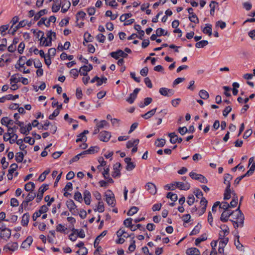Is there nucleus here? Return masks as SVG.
Listing matches in <instances>:
<instances>
[{
    "instance_id": "1",
    "label": "nucleus",
    "mask_w": 255,
    "mask_h": 255,
    "mask_svg": "<svg viewBox=\"0 0 255 255\" xmlns=\"http://www.w3.org/2000/svg\"><path fill=\"white\" fill-rule=\"evenodd\" d=\"M233 213L232 216L233 218L236 220V221L238 222L241 226H243L245 217L243 213L240 210V207H239L235 211H233Z\"/></svg>"
},
{
    "instance_id": "2",
    "label": "nucleus",
    "mask_w": 255,
    "mask_h": 255,
    "mask_svg": "<svg viewBox=\"0 0 255 255\" xmlns=\"http://www.w3.org/2000/svg\"><path fill=\"white\" fill-rule=\"evenodd\" d=\"M106 201L109 205L114 207L116 204V201L114 194L109 190L107 191L106 195Z\"/></svg>"
},
{
    "instance_id": "3",
    "label": "nucleus",
    "mask_w": 255,
    "mask_h": 255,
    "mask_svg": "<svg viewBox=\"0 0 255 255\" xmlns=\"http://www.w3.org/2000/svg\"><path fill=\"white\" fill-rule=\"evenodd\" d=\"M190 176L193 179L199 180L200 182L203 183H207L208 182L207 179L203 175L196 173L191 172L189 173Z\"/></svg>"
},
{
    "instance_id": "4",
    "label": "nucleus",
    "mask_w": 255,
    "mask_h": 255,
    "mask_svg": "<svg viewBox=\"0 0 255 255\" xmlns=\"http://www.w3.org/2000/svg\"><path fill=\"white\" fill-rule=\"evenodd\" d=\"M110 55L115 59H118L120 57L123 58H127L128 56V54L125 53L123 50L119 49L115 52L110 53Z\"/></svg>"
},
{
    "instance_id": "5",
    "label": "nucleus",
    "mask_w": 255,
    "mask_h": 255,
    "mask_svg": "<svg viewBox=\"0 0 255 255\" xmlns=\"http://www.w3.org/2000/svg\"><path fill=\"white\" fill-rule=\"evenodd\" d=\"M18 249V244L16 242L9 243L3 247V251L5 252L8 251L14 252Z\"/></svg>"
},
{
    "instance_id": "6",
    "label": "nucleus",
    "mask_w": 255,
    "mask_h": 255,
    "mask_svg": "<svg viewBox=\"0 0 255 255\" xmlns=\"http://www.w3.org/2000/svg\"><path fill=\"white\" fill-rule=\"evenodd\" d=\"M255 165H254L251 170H249L247 173L240 177H237L234 181V185L237 186L240 183V182L245 177L249 176L254 173V168Z\"/></svg>"
},
{
    "instance_id": "7",
    "label": "nucleus",
    "mask_w": 255,
    "mask_h": 255,
    "mask_svg": "<svg viewBox=\"0 0 255 255\" xmlns=\"http://www.w3.org/2000/svg\"><path fill=\"white\" fill-rule=\"evenodd\" d=\"M111 136V133L104 130L101 131L99 135V138L101 141L108 142Z\"/></svg>"
},
{
    "instance_id": "8",
    "label": "nucleus",
    "mask_w": 255,
    "mask_h": 255,
    "mask_svg": "<svg viewBox=\"0 0 255 255\" xmlns=\"http://www.w3.org/2000/svg\"><path fill=\"white\" fill-rule=\"evenodd\" d=\"M159 92L161 95L167 97H170L174 93V90L166 88H160Z\"/></svg>"
},
{
    "instance_id": "9",
    "label": "nucleus",
    "mask_w": 255,
    "mask_h": 255,
    "mask_svg": "<svg viewBox=\"0 0 255 255\" xmlns=\"http://www.w3.org/2000/svg\"><path fill=\"white\" fill-rule=\"evenodd\" d=\"M233 211L231 212L230 210H225L221 214L220 220L223 222H226L228 221V218L230 216L233 214Z\"/></svg>"
},
{
    "instance_id": "10",
    "label": "nucleus",
    "mask_w": 255,
    "mask_h": 255,
    "mask_svg": "<svg viewBox=\"0 0 255 255\" xmlns=\"http://www.w3.org/2000/svg\"><path fill=\"white\" fill-rule=\"evenodd\" d=\"M66 206L69 211L73 214H75L76 213V212L75 211V209L77 207L76 205H75V203L72 200H69L66 202Z\"/></svg>"
},
{
    "instance_id": "11",
    "label": "nucleus",
    "mask_w": 255,
    "mask_h": 255,
    "mask_svg": "<svg viewBox=\"0 0 255 255\" xmlns=\"http://www.w3.org/2000/svg\"><path fill=\"white\" fill-rule=\"evenodd\" d=\"M11 236V230L8 228H4L1 229L0 233V238L3 239H8Z\"/></svg>"
},
{
    "instance_id": "12",
    "label": "nucleus",
    "mask_w": 255,
    "mask_h": 255,
    "mask_svg": "<svg viewBox=\"0 0 255 255\" xmlns=\"http://www.w3.org/2000/svg\"><path fill=\"white\" fill-rule=\"evenodd\" d=\"M92 69L93 66L91 64H89L88 66L84 65L80 68L79 72L80 75L87 76V72L90 71Z\"/></svg>"
},
{
    "instance_id": "13",
    "label": "nucleus",
    "mask_w": 255,
    "mask_h": 255,
    "mask_svg": "<svg viewBox=\"0 0 255 255\" xmlns=\"http://www.w3.org/2000/svg\"><path fill=\"white\" fill-rule=\"evenodd\" d=\"M176 187L183 190H188L190 188V185L188 183H183L182 182H175Z\"/></svg>"
},
{
    "instance_id": "14",
    "label": "nucleus",
    "mask_w": 255,
    "mask_h": 255,
    "mask_svg": "<svg viewBox=\"0 0 255 255\" xmlns=\"http://www.w3.org/2000/svg\"><path fill=\"white\" fill-rule=\"evenodd\" d=\"M39 33H41L42 36L40 38V45L44 46H50L52 44V42L50 41H48L47 38L43 37L44 33L42 31L39 30Z\"/></svg>"
},
{
    "instance_id": "15",
    "label": "nucleus",
    "mask_w": 255,
    "mask_h": 255,
    "mask_svg": "<svg viewBox=\"0 0 255 255\" xmlns=\"http://www.w3.org/2000/svg\"><path fill=\"white\" fill-rule=\"evenodd\" d=\"M121 166V164L120 163H116L114 165V172L112 173V176L114 178L117 177H119L120 176V167Z\"/></svg>"
},
{
    "instance_id": "16",
    "label": "nucleus",
    "mask_w": 255,
    "mask_h": 255,
    "mask_svg": "<svg viewBox=\"0 0 255 255\" xmlns=\"http://www.w3.org/2000/svg\"><path fill=\"white\" fill-rule=\"evenodd\" d=\"M145 188L151 194L154 195L156 193V188L155 185L152 183H147L146 184Z\"/></svg>"
},
{
    "instance_id": "17",
    "label": "nucleus",
    "mask_w": 255,
    "mask_h": 255,
    "mask_svg": "<svg viewBox=\"0 0 255 255\" xmlns=\"http://www.w3.org/2000/svg\"><path fill=\"white\" fill-rule=\"evenodd\" d=\"M26 24L27 22L25 20H23L20 21L17 25L13 26V28L12 29V30H10L11 31V34L14 35L17 29H18L20 27H24Z\"/></svg>"
},
{
    "instance_id": "18",
    "label": "nucleus",
    "mask_w": 255,
    "mask_h": 255,
    "mask_svg": "<svg viewBox=\"0 0 255 255\" xmlns=\"http://www.w3.org/2000/svg\"><path fill=\"white\" fill-rule=\"evenodd\" d=\"M33 239L31 236H28L22 243L21 248L25 249L30 247L32 243Z\"/></svg>"
},
{
    "instance_id": "19",
    "label": "nucleus",
    "mask_w": 255,
    "mask_h": 255,
    "mask_svg": "<svg viewBox=\"0 0 255 255\" xmlns=\"http://www.w3.org/2000/svg\"><path fill=\"white\" fill-rule=\"evenodd\" d=\"M233 177L230 174H225L224 177V183L227 185L226 188H230L231 187V183L230 181L232 179Z\"/></svg>"
},
{
    "instance_id": "20",
    "label": "nucleus",
    "mask_w": 255,
    "mask_h": 255,
    "mask_svg": "<svg viewBox=\"0 0 255 255\" xmlns=\"http://www.w3.org/2000/svg\"><path fill=\"white\" fill-rule=\"evenodd\" d=\"M70 2L67 0H63L62 2L61 12L63 13L66 12L70 6Z\"/></svg>"
},
{
    "instance_id": "21",
    "label": "nucleus",
    "mask_w": 255,
    "mask_h": 255,
    "mask_svg": "<svg viewBox=\"0 0 255 255\" xmlns=\"http://www.w3.org/2000/svg\"><path fill=\"white\" fill-rule=\"evenodd\" d=\"M84 202L86 205H89L91 203V193L88 190H85L83 193Z\"/></svg>"
},
{
    "instance_id": "22",
    "label": "nucleus",
    "mask_w": 255,
    "mask_h": 255,
    "mask_svg": "<svg viewBox=\"0 0 255 255\" xmlns=\"http://www.w3.org/2000/svg\"><path fill=\"white\" fill-rule=\"evenodd\" d=\"M186 254L188 255H200L199 250L196 248H191L186 250Z\"/></svg>"
},
{
    "instance_id": "23",
    "label": "nucleus",
    "mask_w": 255,
    "mask_h": 255,
    "mask_svg": "<svg viewBox=\"0 0 255 255\" xmlns=\"http://www.w3.org/2000/svg\"><path fill=\"white\" fill-rule=\"evenodd\" d=\"M212 26L210 24H206V26L203 29L202 32L209 36H211L212 34Z\"/></svg>"
},
{
    "instance_id": "24",
    "label": "nucleus",
    "mask_w": 255,
    "mask_h": 255,
    "mask_svg": "<svg viewBox=\"0 0 255 255\" xmlns=\"http://www.w3.org/2000/svg\"><path fill=\"white\" fill-rule=\"evenodd\" d=\"M0 123L2 125H4L8 128L9 127V125H12L13 124L14 121L11 120H9L8 117H5L1 119Z\"/></svg>"
},
{
    "instance_id": "25",
    "label": "nucleus",
    "mask_w": 255,
    "mask_h": 255,
    "mask_svg": "<svg viewBox=\"0 0 255 255\" xmlns=\"http://www.w3.org/2000/svg\"><path fill=\"white\" fill-rule=\"evenodd\" d=\"M107 231L106 230H105L104 231H103L100 235H99L95 239V242H94V246L95 248L97 247V246L99 245V242H100V241L101 240V239L104 237L105 236H106V235L107 234Z\"/></svg>"
},
{
    "instance_id": "26",
    "label": "nucleus",
    "mask_w": 255,
    "mask_h": 255,
    "mask_svg": "<svg viewBox=\"0 0 255 255\" xmlns=\"http://www.w3.org/2000/svg\"><path fill=\"white\" fill-rule=\"evenodd\" d=\"M29 220V214L28 213H25L22 217L21 224L23 226H26L28 225Z\"/></svg>"
},
{
    "instance_id": "27",
    "label": "nucleus",
    "mask_w": 255,
    "mask_h": 255,
    "mask_svg": "<svg viewBox=\"0 0 255 255\" xmlns=\"http://www.w3.org/2000/svg\"><path fill=\"white\" fill-rule=\"evenodd\" d=\"M219 239L220 240L219 242V246H222L223 247H225V246L227 245L229 241L228 238L223 237V235L221 233H219Z\"/></svg>"
},
{
    "instance_id": "28",
    "label": "nucleus",
    "mask_w": 255,
    "mask_h": 255,
    "mask_svg": "<svg viewBox=\"0 0 255 255\" xmlns=\"http://www.w3.org/2000/svg\"><path fill=\"white\" fill-rule=\"evenodd\" d=\"M88 132L89 131L88 130H84L83 132L79 134V136H81V138H77L76 140V142H78L79 141H86L87 140V137L85 134H87Z\"/></svg>"
},
{
    "instance_id": "29",
    "label": "nucleus",
    "mask_w": 255,
    "mask_h": 255,
    "mask_svg": "<svg viewBox=\"0 0 255 255\" xmlns=\"http://www.w3.org/2000/svg\"><path fill=\"white\" fill-rule=\"evenodd\" d=\"M99 149V147L98 146H92L88 150L83 151V153L86 154H94L97 152Z\"/></svg>"
},
{
    "instance_id": "30",
    "label": "nucleus",
    "mask_w": 255,
    "mask_h": 255,
    "mask_svg": "<svg viewBox=\"0 0 255 255\" xmlns=\"http://www.w3.org/2000/svg\"><path fill=\"white\" fill-rule=\"evenodd\" d=\"M220 228L222 229L221 233L223 237H226L229 234V229L226 225H222L221 226Z\"/></svg>"
},
{
    "instance_id": "31",
    "label": "nucleus",
    "mask_w": 255,
    "mask_h": 255,
    "mask_svg": "<svg viewBox=\"0 0 255 255\" xmlns=\"http://www.w3.org/2000/svg\"><path fill=\"white\" fill-rule=\"evenodd\" d=\"M156 110H157V108L153 109L148 111L145 114L141 115V117L146 120L148 119L151 117H152V116H153L155 114Z\"/></svg>"
},
{
    "instance_id": "32",
    "label": "nucleus",
    "mask_w": 255,
    "mask_h": 255,
    "mask_svg": "<svg viewBox=\"0 0 255 255\" xmlns=\"http://www.w3.org/2000/svg\"><path fill=\"white\" fill-rule=\"evenodd\" d=\"M35 188V184L33 182H29L25 185L24 189L26 191L32 192Z\"/></svg>"
},
{
    "instance_id": "33",
    "label": "nucleus",
    "mask_w": 255,
    "mask_h": 255,
    "mask_svg": "<svg viewBox=\"0 0 255 255\" xmlns=\"http://www.w3.org/2000/svg\"><path fill=\"white\" fill-rule=\"evenodd\" d=\"M47 10L46 9H42L37 12L34 16V19L35 21L38 20L42 16L46 14Z\"/></svg>"
},
{
    "instance_id": "34",
    "label": "nucleus",
    "mask_w": 255,
    "mask_h": 255,
    "mask_svg": "<svg viewBox=\"0 0 255 255\" xmlns=\"http://www.w3.org/2000/svg\"><path fill=\"white\" fill-rule=\"evenodd\" d=\"M139 143V139H133V140H130L128 141L127 143V147L128 148H131V147L133 146H137V145Z\"/></svg>"
},
{
    "instance_id": "35",
    "label": "nucleus",
    "mask_w": 255,
    "mask_h": 255,
    "mask_svg": "<svg viewBox=\"0 0 255 255\" xmlns=\"http://www.w3.org/2000/svg\"><path fill=\"white\" fill-rule=\"evenodd\" d=\"M48 189V185L46 184L42 185L39 188L37 195L42 196L43 193Z\"/></svg>"
},
{
    "instance_id": "36",
    "label": "nucleus",
    "mask_w": 255,
    "mask_h": 255,
    "mask_svg": "<svg viewBox=\"0 0 255 255\" xmlns=\"http://www.w3.org/2000/svg\"><path fill=\"white\" fill-rule=\"evenodd\" d=\"M168 136L170 137V141L171 143L174 144L177 141L178 136L175 132H171L168 134Z\"/></svg>"
},
{
    "instance_id": "37",
    "label": "nucleus",
    "mask_w": 255,
    "mask_h": 255,
    "mask_svg": "<svg viewBox=\"0 0 255 255\" xmlns=\"http://www.w3.org/2000/svg\"><path fill=\"white\" fill-rule=\"evenodd\" d=\"M117 235L118 237L123 236L124 238H127L130 237L131 235H128L124 229L121 228L117 231Z\"/></svg>"
},
{
    "instance_id": "38",
    "label": "nucleus",
    "mask_w": 255,
    "mask_h": 255,
    "mask_svg": "<svg viewBox=\"0 0 255 255\" xmlns=\"http://www.w3.org/2000/svg\"><path fill=\"white\" fill-rule=\"evenodd\" d=\"M208 41L207 40H202L199 42H197L195 46L196 48H203L206 45L208 44Z\"/></svg>"
},
{
    "instance_id": "39",
    "label": "nucleus",
    "mask_w": 255,
    "mask_h": 255,
    "mask_svg": "<svg viewBox=\"0 0 255 255\" xmlns=\"http://www.w3.org/2000/svg\"><path fill=\"white\" fill-rule=\"evenodd\" d=\"M201 225L200 223H198L193 229V230L191 231L190 234V236L195 235L198 234L200 232V230L201 228Z\"/></svg>"
},
{
    "instance_id": "40",
    "label": "nucleus",
    "mask_w": 255,
    "mask_h": 255,
    "mask_svg": "<svg viewBox=\"0 0 255 255\" xmlns=\"http://www.w3.org/2000/svg\"><path fill=\"white\" fill-rule=\"evenodd\" d=\"M72 231L74 233H76L77 234V236L81 238H84L85 237V232L83 229L79 230L73 228L72 230Z\"/></svg>"
},
{
    "instance_id": "41",
    "label": "nucleus",
    "mask_w": 255,
    "mask_h": 255,
    "mask_svg": "<svg viewBox=\"0 0 255 255\" xmlns=\"http://www.w3.org/2000/svg\"><path fill=\"white\" fill-rule=\"evenodd\" d=\"M199 95L201 98L204 100L207 99L209 97V93L204 90H200L199 93Z\"/></svg>"
},
{
    "instance_id": "42",
    "label": "nucleus",
    "mask_w": 255,
    "mask_h": 255,
    "mask_svg": "<svg viewBox=\"0 0 255 255\" xmlns=\"http://www.w3.org/2000/svg\"><path fill=\"white\" fill-rule=\"evenodd\" d=\"M24 153L22 152H18L16 153L15 155V160L17 162H21L23 159Z\"/></svg>"
},
{
    "instance_id": "43",
    "label": "nucleus",
    "mask_w": 255,
    "mask_h": 255,
    "mask_svg": "<svg viewBox=\"0 0 255 255\" xmlns=\"http://www.w3.org/2000/svg\"><path fill=\"white\" fill-rule=\"evenodd\" d=\"M18 74H14L11 76V78L10 79V84L12 83H17L20 81V78L18 77Z\"/></svg>"
},
{
    "instance_id": "44",
    "label": "nucleus",
    "mask_w": 255,
    "mask_h": 255,
    "mask_svg": "<svg viewBox=\"0 0 255 255\" xmlns=\"http://www.w3.org/2000/svg\"><path fill=\"white\" fill-rule=\"evenodd\" d=\"M24 64H25L24 62H23V63H20V62H19V64H18L19 67H18L16 65L15 66V68L16 69H18L19 71H22L21 68H23V73H30V71H29V69L25 70V67L24 66Z\"/></svg>"
},
{
    "instance_id": "45",
    "label": "nucleus",
    "mask_w": 255,
    "mask_h": 255,
    "mask_svg": "<svg viewBox=\"0 0 255 255\" xmlns=\"http://www.w3.org/2000/svg\"><path fill=\"white\" fill-rule=\"evenodd\" d=\"M238 196L234 194V196L233 197L232 201L230 202V207H235L237 206L238 204Z\"/></svg>"
},
{
    "instance_id": "46",
    "label": "nucleus",
    "mask_w": 255,
    "mask_h": 255,
    "mask_svg": "<svg viewBox=\"0 0 255 255\" xmlns=\"http://www.w3.org/2000/svg\"><path fill=\"white\" fill-rule=\"evenodd\" d=\"M36 196V194L35 193L30 192L26 196L25 200L30 202L35 198Z\"/></svg>"
},
{
    "instance_id": "47",
    "label": "nucleus",
    "mask_w": 255,
    "mask_h": 255,
    "mask_svg": "<svg viewBox=\"0 0 255 255\" xmlns=\"http://www.w3.org/2000/svg\"><path fill=\"white\" fill-rule=\"evenodd\" d=\"M231 190L230 188H226L224 195V199L228 200L231 198Z\"/></svg>"
},
{
    "instance_id": "48",
    "label": "nucleus",
    "mask_w": 255,
    "mask_h": 255,
    "mask_svg": "<svg viewBox=\"0 0 255 255\" xmlns=\"http://www.w3.org/2000/svg\"><path fill=\"white\" fill-rule=\"evenodd\" d=\"M50 172V170H45L42 174H41L39 177H38V180L40 181H43L45 178H46V176L47 174H48Z\"/></svg>"
},
{
    "instance_id": "49",
    "label": "nucleus",
    "mask_w": 255,
    "mask_h": 255,
    "mask_svg": "<svg viewBox=\"0 0 255 255\" xmlns=\"http://www.w3.org/2000/svg\"><path fill=\"white\" fill-rule=\"evenodd\" d=\"M138 210V208L135 206H133L130 208L129 210L128 211L127 214L128 216H132L134 214L136 213Z\"/></svg>"
},
{
    "instance_id": "50",
    "label": "nucleus",
    "mask_w": 255,
    "mask_h": 255,
    "mask_svg": "<svg viewBox=\"0 0 255 255\" xmlns=\"http://www.w3.org/2000/svg\"><path fill=\"white\" fill-rule=\"evenodd\" d=\"M47 38L48 39V41H50L52 42V36L54 37V39H56V33L54 32H52L51 30L48 31L46 34Z\"/></svg>"
},
{
    "instance_id": "51",
    "label": "nucleus",
    "mask_w": 255,
    "mask_h": 255,
    "mask_svg": "<svg viewBox=\"0 0 255 255\" xmlns=\"http://www.w3.org/2000/svg\"><path fill=\"white\" fill-rule=\"evenodd\" d=\"M167 198L171 199V201H176L177 200V195L176 194L172 192H169L167 194Z\"/></svg>"
},
{
    "instance_id": "52",
    "label": "nucleus",
    "mask_w": 255,
    "mask_h": 255,
    "mask_svg": "<svg viewBox=\"0 0 255 255\" xmlns=\"http://www.w3.org/2000/svg\"><path fill=\"white\" fill-rule=\"evenodd\" d=\"M218 4V2L215 1H212L210 4V7H211L210 14L212 15H214L215 12V6Z\"/></svg>"
},
{
    "instance_id": "53",
    "label": "nucleus",
    "mask_w": 255,
    "mask_h": 255,
    "mask_svg": "<svg viewBox=\"0 0 255 255\" xmlns=\"http://www.w3.org/2000/svg\"><path fill=\"white\" fill-rule=\"evenodd\" d=\"M105 3L107 5L114 7H116L118 6V3L116 2V0H105Z\"/></svg>"
},
{
    "instance_id": "54",
    "label": "nucleus",
    "mask_w": 255,
    "mask_h": 255,
    "mask_svg": "<svg viewBox=\"0 0 255 255\" xmlns=\"http://www.w3.org/2000/svg\"><path fill=\"white\" fill-rule=\"evenodd\" d=\"M156 33L158 36H160L161 35H167L168 32L166 31L164 32V29L161 28H158L156 30Z\"/></svg>"
},
{
    "instance_id": "55",
    "label": "nucleus",
    "mask_w": 255,
    "mask_h": 255,
    "mask_svg": "<svg viewBox=\"0 0 255 255\" xmlns=\"http://www.w3.org/2000/svg\"><path fill=\"white\" fill-rule=\"evenodd\" d=\"M132 219L131 218L126 219L124 221V225L127 228H130L132 225Z\"/></svg>"
},
{
    "instance_id": "56",
    "label": "nucleus",
    "mask_w": 255,
    "mask_h": 255,
    "mask_svg": "<svg viewBox=\"0 0 255 255\" xmlns=\"http://www.w3.org/2000/svg\"><path fill=\"white\" fill-rule=\"evenodd\" d=\"M189 20L195 23H199V19L196 14H193L189 16Z\"/></svg>"
},
{
    "instance_id": "57",
    "label": "nucleus",
    "mask_w": 255,
    "mask_h": 255,
    "mask_svg": "<svg viewBox=\"0 0 255 255\" xmlns=\"http://www.w3.org/2000/svg\"><path fill=\"white\" fill-rule=\"evenodd\" d=\"M132 16L131 13H125L122 14L120 18L121 21H126V20Z\"/></svg>"
},
{
    "instance_id": "58",
    "label": "nucleus",
    "mask_w": 255,
    "mask_h": 255,
    "mask_svg": "<svg viewBox=\"0 0 255 255\" xmlns=\"http://www.w3.org/2000/svg\"><path fill=\"white\" fill-rule=\"evenodd\" d=\"M97 210L100 213H102L104 211V203L101 200L98 202Z\"/></svg>"
},
{
    "instance_id": "59",
    "label": "nucleus",
    "mask_w": 255,
    "mask_h": 255,
    "mask_svg": "<svg viewBox=\"0 0 255 255\" xmlns=\"http://www.w3.org/2000/svg\"><path fill=\"white\" fill-rule=\"evenodd\" d=\"M74 198L75 200L81 202L82 201V197L80 192L77 191L75 193Z\"/></svg>"
},
{
    "instance_id": "60",
    "label": "nucleus",
    "mask_w": 255,
    "mask_h": 255,
    "mask_svg": "<svg viewBox=\"0 0 255 255\" xmlns=\"http://www.w3.org/2000/svg\"><path fill=\"white\" fill-rule=\"evenodd\" d=\"M79 72V70H78L77 69H72L70 71V74L71 75L73 76L74 79L77 78L78 76Z\"/></svg>"
},
{
    "instance_id": "61",
    "label": "nucleus",
    "mask_w": 255,
    "mask_h": 255,
    "mask_svg": "<svg viewBox=\"0 0 255 255\" xmlns=\"http://www.w3.org/2000/svg\"><path fill=\"white\" fill-rule=\"evenodd\" d=\"M24 141L26 143H28L30 145H33L35 143L34 139H32L31 137L29 136L25 137L24 139Z\"/></svg>"
},
{
    "instance_id": "62",
    "label": "nucleus",
    "mask_w": 255,
    "mask_h": 255,
    "mask_svg": "<svg viewBox=\"0 0 255 255\" xmlns=\"http://www.w3.org/2000/svg\"><path fill=\"white\" fill-rule=\"evenodd\" d=\"M136 97L137 96L134 95L133 93H131L129 95V97L128 99H127L126 101L129 104H132L133 103Z\"/></svg>"
},
{
    "instance_id": "63",
    "label": "nucleus",
    "mask_w": 255,
    "mask_h": 255,
    "mask_svg": "<svg viewBox=\"0 0 255 255\" xmlns=\"http://www.w3.org/2000/svg\"><path fill=\"white\" fill-rule=\"evenodd\" d=\"M76 253L79 255H86L88 254V250L86 248H82L77 251Z\"/></svg>"
},
{
    "instance_id": "64",
    "label": "nucleus",
    "mask_w": 255,
    "mask_h": 255,
    "mask_svg": "<svg viewBox=\"0 0 255 255\" xmlns=\"http://www.w3.org/2000/svg\"><path fill=\"white\" fill-rule=\"evenodd\" d=\"M66 229L67 228H65L64 226L61 224H59L57 226L56 230L57 232L63 233L64 232Z\"/></svg>"
}]
</instances>
